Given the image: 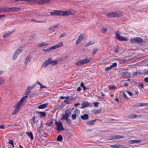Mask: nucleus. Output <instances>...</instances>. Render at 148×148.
<instances>
[{"instance_id":"nucleus-1","label":"nucleus","mask_w":148,"mask_h":148,"mask_svg":"<svg viewBox=\"0 0 148 148\" xmlns=\"http://www.w3.org/2000/svg\"><path fill=\"white\" fill-rule=\"evenodd\" d=\"M26 97H23L19 101L14 105V108H15V109L12 112L13 115L16 114L20 110L23 106L25 105V100Z\"/></svg>"},{"instance_id":"nucleus-2","label":"nucleus","mask_w":148,"mask_h":148,"mask_svg":"<svg viewBox=\"0 0 148 148\" xmlns=\"http://www.w3.org/2000/svg\"><path fill=\"white\" fill-rule=\"evenodd\" d=\"M91 58H87L86 59L81 60L76 62V64L77 66H80L88 63L91 60Z\"/></svg>"},{"instance_id":"nucleus-3","label":"nucleus","mask_w":148,"mask_h":148,"mask_svg":"<svg viewBox=\"0 0 148 148\" xmlns=\"http://www.w3.org/2000/svg\"><path fill=\"white\" fill-rule=\"evenodd\" d=\"M32 1L33 2L34 4H38L40 5H43L45 4H48L50 3V0H33Z\"/></svg>"},{"instance_id":"nucleus-4","label":"nucleus","mask_w":148,"mask_h":148,"mask_svg":"<svg viewBox=\"0 0 148 148\" xmlns=\"http://www.w3.org/2000/svg\"><path fill=\"white\" fill-rule=\"evenodd\" d=\"M130 42L132 43H141L143 42V40L142 38L138 37L132 38L130 40Z\"/></svg>"},{"instance_id":"nucleus-5","label":"nucleus","mask_w":148,"mask_h":148,"mask_svg":"<svg viewBox=\"0 0 148 148\" xmlns=\"http://www.w3.org/2000/svg\"><path fill=\"white\" fill-rule=\"evenodd\" d=\"M116 37L120 41H127L128 39L126 37H123L119 34V32L117 31L116 34Z\"/></svg>"},{"instance_id":"nucleus-6","label":"nucleus","mask_w":148,"mask_h":148,"mask_svg":"<svg viewBox=\"0 0 148 148\" xmlns=\"http://www.w3.org/2000/svg\"><path fill=\"white\" fill-rule=\"evenodd\" d=\"M55 123L57 126L56 130L58 131H61L64 130L62 127V124L60 122H58L56 120H55Z\"/></svg>"},{"instance_id":"nucleus-7","label":"nucleus","mask_w":148,"mask_h":148,"mask_svg":"<svg viewBox=\"0 0 148 148\" xmlns=\"http://www.w3.org/2000/svg\"><path fill=\"white\" fill-rule=\"evenodd\" d=\"M72 110L70 109L66 110L64 112V114L62 116V118H68L71 115Z\"/></svg>"},{"instance_id":"nucleus-8","label":"nucleus","mask_w":148,"mask_h":148,"mask_svg":"<svg viewBox=\"0 0 148 148\" xmlns=\"http://www.w3.org/2000/svg\"><path fill=\"white\" fill-rule=\"evenodd\" d=\"M21 9L18 7H12V8H8L7 7V12H13L20 11Z\"/></svg>"},{"instance_id":"nucleus-9","label":"nucleus","mask_w":148,"mask_h":148,"mask_svg":"<svg viewBox=\"0 0 148 148\" xmlns=\"http://www.w3.org/2000/svg\"><path fill=\"white\" fill-rule=\"evenodd\" d=\"M85 34H81L79 37L78 39L76 42V44H78L84 40L85 37Z\"/></svg>"},{"instance_id":"nucleus-10","label":"nucleus","mask_w":148,"mask_h":148,"mask_svg":"<svg viewBox=\"0 0 148 148\" xmlns=\"http://www.w3.org/2000/svg\"><path fill=\"white\" fill-rule=\"evenodd\" d=\"M51 58H49L43 63L42 66V67L46 68L50 64H51Z\"/></svg>"},{"instance_id":"nucleus-11","label":"nucleus","mask_w":148,"mask_h":148,"mask_svg":"<svg viewBox=\"0 0 148 148\" xmlns=\"http://www.w3.org/2000/svg\"><path fill=\"white\" fill-rule=\"evenodd\" d=\"M63 45L62 42H60L52 46V48L53 50L61 47Z\"/></svg>"},{"instance_id":"nucleus-12","label":"nucleus","mask_w":148,"mask_h":148,"mask_svg":"<svg viewBox=\"0 0 148 148\" xmlns=\"http://www.w3.org/2000/svg\"><path fill=\"white\" fill-rule=\"evenodd\" d=\"M74 13L71 12L70 10H68L64 11V16H66L69 15H71L73 14Z\"/></svg>"},{"instance_id":"nucleus-13","label":"nucleus","mask_w":148,"mask_h":148,"mask_svg":"<svg viewBox=\"0 0 148 148\" xmlns=\"http://www.w3.org/2000/svg\"><path fill=\"white\" fill-rule=\"evenodd\" d=\"M117 65V64L116 63H114L110 66L106 67L105 69V71H108L111 69L113 68L116 67Z\"/></svg>"},{"instance_id":"nucleus-14","label":"nucleus","mask_w":148,"mask_h":148,"mask_svg":"<svg viewBox=\"0 0 148 148\" xmlns=\"http://www.w3.org/2000/svg\"><path fill=\"white\" fill-rule=\"evenodd\" d=\"M121 75L123 76L126 77L130 75V74L125 70L121 71L120 73Z\"/></svg>"},{"instance_id":"nucleus-15","label":"nucleus","mask_w":148,"mask_h":148,"mask_svg":"<svg viewBox=\"0 0 148 148\" xmlns=\"http://www.w3.org/2000/svg\"><path fill=\"white\" fill-rule=\"evenodd\" d=\"M12 33L13 32L8 31L5 32L3 34V36L4 38H6L11 35Z\"/></svg>"},{"instance_id":"nucleus-16","label":"nucleus","mask_w":148,"mask_h":148,"mask_svg":"<svg viewBox=\"0 0 148 148\" xmlns=\"http://www.w3.org/2000/svg\"><path fill=\"white\" fill-rule=\"evenodd\" d=\"M110 147L115 148H124V146L123 145H120L119 144L111 145Z\"/></svg>"},{"instance_id":"nucleus-17","label":"nucleus","mask_w":148,"mask_h":148,"mask_svg":"<svg viewBox=\"0 0 148 148\" xmlns=\"http://www.w3.org/2000/svg\"><path fill=\"white\" fill-rule=\"evenodd\" d=\"M53 121V118L49 120L48 121L46 125L49 126H52Z\"/></svg>"},{"instance_id":"nucleus-18","label":"nucleus","mask_w":148,"mask_h":148,"mask_svg":"<svg viewBox=\"0 0 148 148\" xmlns=\"http://www.w3.org/2000/svg\"><path fill=\"white\" fill-rule=\"evenodd\" d=\"M106 16L108 17H115L114 11L111 12L109 13L106 14Z\"/></svg>"},{"instance_id":"nucleus-19","label":"nucleus","mask_w":148,"mask_h":148,"mask_svg":"<svg viewBox=\"0 0 148 148\" xmlns=\"http://www.w3.org/2000/svg\"><path fill=\"white\" fill-rule=\"evenodd\" d=\"M141 142V140H131L130 141V143L131 144H138L140 143Z\"/></svg>"},{"instance_id":"nucleus-20","label":"nucleus","mask_w":148,"mask_h":148,"mask_svg":"<svg viewBox=\"0 0 148 148\" xmlns=\"http://www.w3.org/2000/svg\"><path fill=\"white\" fill-rule=\"evenodd\" d=\"M56 14L57 16H64V11L61 10H56Z\"/></svg>"},{"instance_id":"nucleus-21","label":"nucleus","mask_w":148,"mask_h":148,"mask_svg":"<svg viewBox=\"0 0 148 148\" xmlns=\"http://www.w3.org/2000/svg\"><path fill=\"white\" fill-rule=\"evenodd\" d=\"M97 120V119H95L92 120L88 121L86 122V124L88 125H93V123Z\"/></svg>"},{"instance_id":"nucleus-22","label":"nucleus","mask_w":148,"mask_h":148,"mask_svg":"<svg viewBox=\"0 0 148 148\" xmlns=\"http://www.w3.org/2000/svg\"><path fill=\"white\" fill-rule=\"evenodd\" d=\"M37 113L39 114V116L40 117H44L46 115V113L44 112H39L38 111Z\"/></svg>"},{"instance_id":"nucleus-23","label":"nucleus","mask_w":148,"mask_h":148,"mask_svg":"<svg viewBox=\"0 0 148 148\" xmlns=\"http://www.w3.org/2000/svg\"><path fill=\"white\" fill-rule=\"evenodd\" d=\"M115 17H119L123 15V13L119 11H114Z\"/></svg>"},{"instance_id":"nucleus-24","label":"nucleus","mask_w":148,"mask_h":148,"mask_svg":"<svg viewBox=\"0 0 148 148\" xmlns=\"http://www.w3.org/2000/svg\"><path fill=\"white\" fill-rule=\"evenodd\" d=\"M47 104L46 103L43 104L38 106V108L40 109H42L46 108L47 106Z\"/></svg>"},{"instance_id":"nucleus-25","label":"nucleus","mask_w":148,"mask_h":148,"mask_svg":"<svg viewBox=\"0 0 148 148\" xmlns=\"http://www.w3.org/2000/svg\"><path fill=\"white\" fill-rule=\"evenodd\" d=\"M32 57L29 56H28L26 58L24 62L25 64H26L29 62L30 61Z\"/></svg>"},{"instance_id":"nucleus-26","label":"nucleus","mask_w":148,"mask_h":148,"mask_svg":"<svg viewBox=\"0 0 148 148\" xmlns=\"http://www.w3.org/2000/svg\"><path fill=\"white\" fill-rule=\"evenodd\" d=\"M81 118L83 120H86L88 119V115L86 114L82 115L80 116Z\"/></svg>"},{"instance_id":"nucleus-27","label":"nucleus","mask_w":148,"mask_h":148,"mask_svg":"<svg viewBox=\"0 0 148 148\" xmlns=\"http://www.w3.org/2000/svg\"><path fill=\"white\" fill-rule=\"evenodd\" d=\"M26 133L27 135L30 137L32 140H33V134L30 131L29 132H27Z\"/></svg>"},{"instance_id":"nucleus-28","label":"nucleus","mask_w":148,"mask_h":148,"mask_svg":"<svg viewBox=\"0 0 148 148\" xmlns=\"http://www.w3.org/2000/svg\"><path fill=\"white\" fill-rule=\"evenodd\" d=\"M88 105V102L84 101L82 103V108H84L86 107H87Z\"/></svg>"},{"instance_id":"nucleus-29","label":"nucleus","mask_w":148,"mask_h":148,"mask_svg":"<svg viewBox=\"0 0 148 148\" xmlns=\"http://www.w3.org/2000/svg\"><path fill=\"white\" fill-rule=\"evenodd\" d=\"M59 26V24H57L56 25L52 26L49 28V30H53V29Z\"/></svg>"},{"instance_id":"nucleus-30","label":"nucleus","mask_w":148,"mask_h":148,"mask_svg":"<svg viewBox=\"0 0 148 148\" xmlns=\"http://www.w3.org/2000/svg\"><path fill=\"white\" fill-rule=\"evenodd\" d=\"M30 91L29 90V88H27L25 93V95L23 97H26V99L28 97L29 94L30 92Z\"/></svg>"},{"instance_id":"nucleus-31","label":"nucleus","mask_w":148,"mask_h":148,"mask_svg":"<svg viewBox=\"0 0 148 148\" xmlns=\"http://www.w3.org/2000/svg\"><path fill=\"white\" fill-rule=\"evenodd\" d=\"M48 45V44L45 42H41L38 44V47H41L43 46H46Z\"/></svg>"},{"instance_id":"nucleus-32","label":"nucleus","mask_w":148,"mask_h":148,"mask_svg":"<svg viewBox=\"0 0 148 148\" xmlns=\"http://www.w3.org/2000/svg\"><path fill=\"white\" fill-rule=\"evenodd\" d=\"M7 12V7H3L0 8V13Z\"/></svg>"},{"instance_id":"nucleus-33","label":"nucleus","mask_w":148,"mask_h":148,"mask_svg":"<svg viewBox=\"0 0 148 148\" xmlns=\"http://www.w3.org/2000/svg\"><path fill=\"white\" fill-rule=\"evenodd\" d=\"M114 137L115 139H117L123 138L124 137V136H123L116 135L114 136Z\"/></svg>"},{"instance_id":"nucleus-34","label":"nucleus","mask_w":148,"mask_h":148,"mask_svg":"<svg viewBox=\"0 0 148 148\" xmlns=\"http://www.w3.org/2000/svg\"><path fill=\"white\" fill-rule=\"evenodd\" d=\"M51 58V64H52L53 65H54L56 64H57L59 62L58 61V60H56V61L53 60H52V58Z\"/></svg>"},{"instance_id":"nucleus-35","label":"nucleus","mask_w":148,"mask_h":148,"mask_svg":"<svg viewBox=\"0 0 148 148\" xmlns=\"http://www.w3.org/2000/svg\"><path fill=\"white\" fill-rule=\"evenodd\" d=\"M52 46L50 48H47L45 49H44L43 50V51L44 52H47V51H49L51 50H53V48H52Z\"/></svg>"},{"instance_id":"nucleus-36","label":"nucleus","mask_w":148,"mask_h":148,"mask_svg":"<svg viewBox=\"0 0 148 148\" xmlns=\"http://www.w3.org/2000/svg\"><path fill=\"white\" fill-rule=\"evenodd\" d=\"M65 120L66 121L67 123H71V120L70 119H69L68 118H62L61 120L62 121Z\"/></svg>"},{"instance_id":"nucleus-37","label":"nucleus","mask_w":148,"mask_h":148,"mask_svg":"<svg viewBox=\"0 0 148 148\" xmlns=\"http://www.w3.org/2000/svg\"><path fill=\"white\" fill-rule=\"evenodd\" d=\"M94 42L92 41H90L88 42H87L86 45L85 46H88L90 45H92V44H94Z\"/></svg>"},{"instance_id":"nucleus-38","label":"nucleus","mask_w":148,"mask_h":148,"mask_svg":"<svg viewBox=\"0 0 148 148\" xmlns=\"http://www.w3.org/2000/svg\"><path fill=\"white\" fill-rule=\"evenodd\" d=\"M35 117L34 116L31 120V123L32 125H33L35 123Z\"/></svg>"},{"instance_id":"nucleus-39","label":"nucleus","mask_w":148,"mask_h":148,"mask_svg":"<svg viewBox=\"0 0 148 148\" xmlns=\"http://www.w3.org/2000/svg\"><path fill=\"white\" fill-rule=\"evenodd\" d=\"M137 115L135 114H132L128 116L129 118H134L136 117Z\"/></svg>"},{"instance_id":"nucleus-40","label":"nucleus","mask_w":148,"mask_h":148,"mask_svg":"<svg viewBox=\"0 0 148 148\" xmlns=\"http://www.w3.org/2000/svg\"><path fill=\"white\" fill-rule=\"evenodd\" d=\"M99 49L97 48L94 49L93 50L92 52L93 55L95 54L98 51Z\"/></svg>"},{"instance_id":"nucleus-41","label":"nucleus","mask_w":148,"mask_h":148,"mask_svg":"<svg viewBox=\"0 0 148 148\" xmlns=\"http://www.w3.org/2000/svg\"><path fill=\"white\" fill-rule=\"evenodd\" d=\"M22 52V49H17L15 52L18 55H19V54Z\"/></svg>"},{"instance_id":"nucleus-42","label":"nucleus","mask_w":148,"mask_h":148,"mask_svg":"<svg viewBox=\"0 0 148 148\" xmlns=\"http://www.w3.org/2000/svg\"><path fill=\"white\" fill-rule=\"evenodd\" d=\"M18 55L16 53H14V54L12 57V59L13 60H15Z\"/></svg>"},{"instance_id":"nucleus-43","label":"nucleus","mask_w":148,"mask_h":148,"mask_svg":"<svg viewBox=\"0 0 148 148\" xmlns=\"http://www.w3.org/2000/svg\"><path fill=\"white\" fill-rule=\"evenodd\" d=\"M62 136L61 135H59L57 138V140L58 141H60L62 140Z\"/></svg>"},{"instance_id":"nucleus-44","label":"nucleus","mask_w":148,"mask_h":148,"mask_svg":"<svg viewBox=\"0 0 148 148\" xmlns=\"http://www.w3.org/2000/svg\"><path fill=\"white\" fill-rule=\"evenodd\" d=\"M8 143L12 145V147H14V145L13 144V140L10 139L9 140Z\"/></svg>"},{"instance_id":"nucleus-45","label":"nucleus","mask_w":148,"mask_h":148,"mask_svg":"<svg viewBox=\"0 0 148 148\" xmlns=\"http://www.w3.org/2000/svg\"><path fill=\"white\" fill-rule=\"evenodd\" d=\"M141 107V103H139L137 104L136 105H135L133 106L134 108H138V107Z\"/></svg>"},{"instance_id":"nucleus-46","label":"nucleus","mask_w":148,"mask_h":148,"mask_svg":"<svg viewBox=\"0 0 148 148\" xmlns=\"http://www.w3.org/2000/svg\"><path fill=\"white\" fill-rule=\"evenodd\" d=\"M5 82V80L3 78L0 77V85L3 84Z\"/></svg>"},{"instance_id":"nucleus-47","label":"nucleus","mask_w":148,"mask_h":148,"mask_svg":"<svg viewBox=\"0 0 148 148\" xmlns=\"http://www.w3.org/2000/svg\"><path fill=\"white\" fill-rule=\"evenodd\" d=\"M107 31V29L106 28H103L101 30V32L102 33H104L106 32Z\"/></svg>"},{"instance_id":"nucleus-48","label":"nucleus","mask_w":148,"mask_h":148,"mask_svg":"<svg viewBox=\"0 0 148 148\" xmlns=\"http://www.w3.org/2000/svg\"><path fill=\"white\" fill-rule=\"evenodd\" d=\"M50 13L51 15L56 16V10L54 11L53 12H50Z\"/></svg>"},{"instance_id":"nucleus-49","label":"nucleus","mask_w":148,"mask_h":148,"mask_svg":"<svg viewBox=\"0 0 148 148\" xmlns=\"http://www.w3.org/2000/svg\"><path fill=\"white\" fill-rule=\"evenodd\" d=\"M109 88L110 89H112L116 88V86L114 85L109 86Z\"/></svg>"},{"instance_id":"nucleus-50","label":"nucleus","mask_w":148,"mask_h":148,"mask_svg":"<svg viewBox=\"0 0 148 148\" xmlns=\"http://www.w3.org/2000/svg\"><path fill=\"white\" fill-rule=\"evenodd\" d=\"M42 128L40 127H38L37 129V132L39 133H40Z\"/></svg>"},{"instance_id":"nucleus-51","label":"nucleus","mask_w":148,"mask_h":148,"mask_svg":"<svg viewBox=\"0 0 148 148\" xmlns=\"http://www.w3.org/2000/svg\"><path fill=\"white\" fill-rule=\"evenodd\" d=\"M139 85L140 86L141 88H144V86L142 82H140L138 83Z\"/></svg>"},{"instance_id":"nucleus-52","label":"nucleus","mask_w":148,"mask_h":148,"mask_svg":"<svg viewBox=\"0 0 148 148\" xmlns=\"http://www.w3.org/2000/svg\"><path fill=\"white\" fill-rule=\"evenodd\" d=\"M123 97L124 98V99H126L127 100L129 99L128 98L127 96L125 94V93L124 92H123Z\"/></svg>"},{"instance_id":"nucleus-53","label":"nucleus","mask_w":148,"mask_h":148,"mask_svg":"<svg viewBox=\"0 0 148 148\" xmlns=\"http://www.w3.org/2000/svg\"><path fill=\"white\" fill-rule=\"evenodd\" d=\"M71 118L73 120H75L76 118V116L75 114H73L71 115Z\"/></svg>"},{"instance_id":"nucleus-54","label":"nucleus","mask_w":148,"mask_h":148,"mask_svg":"<svg viewBox=\"0 0 148 148\" xmlns=\"http://www.w3.org/2000/svg\"><path fill=\"white\" fill-rule=\"evenodd\" d=\"M79 16L80 17H84L85 16V14L83 13H81L79 14Z\"/></svg>"},{"instance_id":"nucleus-55","label":"nucleus","mask_w":148,"mask_h":148,"mask_svg":"<svg viewBox=\"0 0 148 148\" xmlns=\"http://www.w3.org/2000/svg\"><path fill=\"white\" fill-rule=\"evenodd\" d=\"M94 106L96 107H97L98 106V104H99V102H97L96 103H93Z\"/></svg>"},{"instance_id":"nucleus-56","label":"nucleus","mask_w":148,"mask_h":148,"mask_svg":"<svg viewBox=\"0 0 148 148\" xmlns=\"http://www.w3.org/2000/svg\"><path fill=\"white\" fill-rule=\"evenodd\" d=\"M141 106H148V103H141Z\"/></svg>"},{"instance_id":"nucleus-57","label":"nucleus","mask_w":148,"mask_h":148,"mask_svg":"<svg viewBox=\"0 0 148 148\" xmlns=\"http://www.w3.org/2000/svg\"><path fill=\"white\" fill-rule=\"evenodd\" d=\"M108 139L110 140H114V136H111L110 137L108 138Z\"/></svg>"},{"instance_id":"nucleus-58","label":"nucleus","mask_w":148,"mask_h":148,"mask_svg":"<svg viewBox=\"0 0 148 148\" xmlns=\"http://www.w3.org/2000/svg\"><path fill=\"white\" fill-rule=\"evenodd\" d=\"M80 86L82 87L83 88L84 90H85V89H84L85 86L84 84V83L82 82L80 84Z\"/></svg>"},{"instance_id":"nucleus-59","label":"nucleus","mask_w":148,"mask_h":148,"mask_svg":"<svg viewBox=\"0 0 148 148\" xmlns=\"http://www.w3.org/2000/svg\"><path fill=\"white\" fill-rule=\"evenodd\" d=\"M101 109H97L96 110L95 112L96 113H99L101 111Z\"/></svg>"},{"instance_id":"nucleus-60","label":"nucleus","mask_w":148,"mask_h":148,"mask_svg":"<svg viewBox=\"0 0 148 148\" xmlns=\"http://www.w3.org/2000/svg\"><path fill=\"white\" fill-rule=\"evenodd\" d=\"M144 81L148 83V77H145L144 79Z\"/></svg>"},{"instance_id":"nucleus-61","label":"nucleus","mask_w":148,"mask_h":148,"mask_svg":"<svg viewBox=\"0 0 148 148\" xmlns=\"http://www.w3.org/2000/svg\"><path fill=\"white\" fill-rule=\"evenodd\" d=\"M64 102L67 104L70 103V102L69 101V100L67 99L65 100L64 101Z\"/></svg>"},{"instance_id":"nucleus-62","label":"nucleus","mask_w":148,"mask_h":148,"mask_svg":"<svg viewBox=\"0 0 148 148\" xmlns=\"http://www.w3.org/2000/svg\"><path fill=\"white\" fill-rule=\"evenodd\" d=\"M127 92L128 94L130 96H133V93H132L130 92L129 91H127Z\"/></svg>"},{"instance_id":"nucleus-63","label":"nucleus","mask_w":148,"mask_h":148,"mask_svg":"<svg viewBox=\"0 0 148 148\" xmlns=\"http://www.w3.org/2000/svg\"><path fill=\"white\" fill-rule=\"evenodd\" d=\"M66 36V34H62L60 36L59 38H61L62 37H64Z\"/></svg>"},{"instance_id":"nucleus-64","label":"nucleus","mask_w":148,"mask_h":148,"mask_svg":"<svg viewBox=\"0 0 148 148\" xmlns=\"http://www.w3.org/2000/svg\"><path fill=\"white\" fill-rule=\"evenodd\" d=\"M48 135V134L47 133L44 132L43 134V136L45 137H46Z\"/></svg>"}]
</instances>
